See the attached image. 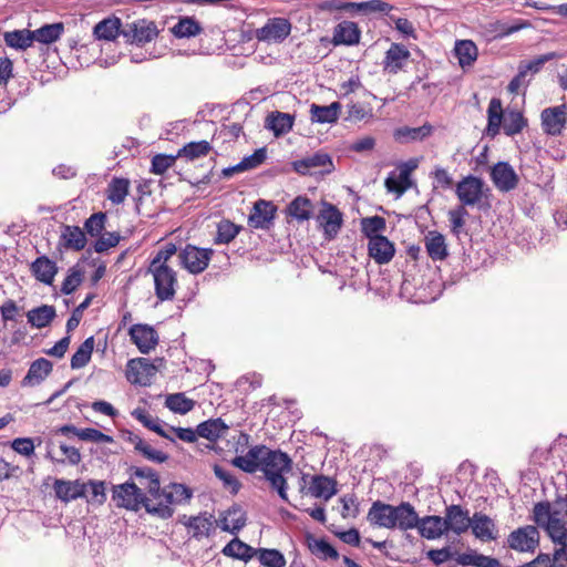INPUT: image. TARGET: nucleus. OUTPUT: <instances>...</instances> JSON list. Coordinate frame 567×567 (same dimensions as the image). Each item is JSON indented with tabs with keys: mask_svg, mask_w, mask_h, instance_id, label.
Returning a JSON list of instances; mask_svg holds the SVG:
<instances>
[{
	"mask_svg": "<svg viewBox=\"0 0 567 567\" xmlns=\"http://www.w3.org/2000/svg\"><path fill=\"white\" fill-rule=\"evenodd\" d=\"M231 464L246 473L260 470L280 498L288 501V484L285 475L291 471L292 461L286 453L272 451L265 445H256L245 455L234 457Z\"/></svg>",
	"mask_w": 567,
	"mask_h": 567,
	"instance_id": "obj_1",
	"label": "nucleus"
},
{
	"mask_svg": "<svg viewBox=\"0 0 567 567\" xmlns=\"http://www.w3.org/2000/svg\"><path fill=\"white\" fill-rule=\"evenodd\" d=\"M61 239L66 249L82 250L86 245L84 231L78 226H65Z\"/></svg>",
	"mask_w": 567,
	"mask_h": 567,
	"instance_id": "obj_38",
	"label": "nucleus"
},
{
	"mask_svg": "<svg viewBox=\"0 0 567 567\" xmlns=\"http://www.w3.org/2000/svg\"><path fill=\"white\" fill-rule=\"evenodd\" d=\"M334 39L337 43L354 44L360 40V31L355 23L344 21L337 27Z\"/></svg>",
	"mask_w": 567,
	"mask_h": 567,
	"instance_id": "obj_45",
	"label": "nucleus"
},
{
	"mask_svg": "<svg viewBox=\"0 0 567 567\" xmlns=\"http://www.w3.org/2000/svg\"><path fill=\"white\" fill-rule=\"evenodd\" d=\"M454 50L462 68L472 65L477 59V47L471 40L457 41Z\"/></svg>",
	"mask_w": 567,
	"mask_h": 567,
	"instance_id": "obj_39",
	"label": "nucleus"
},
{
	"mask_svg": "<svg viewBox=\"0 0 567 567\" xmlns=\"http://www.w3.org/2000/svg\"><path fill=\"white\" fill-rule=\"evenodd\" d=\"M128 333L133 343L142 353L151 352L158 342L157 332L147 324H134L130 328Z\"/></svg>",
	"mask_w": 567,
	"mask_h": 567,
	"instance_id": "obj_16",
	"label": "nucleus"
},
{
	"mask_svg": "<svg viewBox=\"0 0 567 567\" xmlns=\"http://www.w3.org/2000/svg\"><path fill=\"white\" fill-rule=\"evenodd\" d=\"M491 178L501 192H511L518 185V175L506 162H498L492 167Z\"/></svg>",
	"mask_w": 567,
	"mask_h": 567,
	"instance_id": "obj_15",
	"label": "nucleus"
},
{
	"mask_svg": "<svg viewBox=\"0 0 567 567\" xmlns=\"http://www.w3.org/2000/svg\"><path fill=\"white\" fill-rule=\"evenodd\" d=\"M389 513H391L392 529L405 532L417 525V513L409 502H402L396 506L390 505Z\"/></svg>",
	"mask_w": 567,
	"mask_h": 567,
	"instance_id": "obj_12",
	"label": "nucleus"
},
{
	"mask_svg": "<svg viewBox=\"0 0 567 567\" xmlns=\"http://www.w3.org/2000/svg\"><path fill=\"white\" fill-rule=\"evenodd\" d=\"M409 58L410 52L404 45L393 43L385 53L384 70L395 74L403 68Z\"/></svg>",
	"mask_w": 567,
	"mask_h": 567,
	"instance_id": "obj_30",
	"label": "nucleus"
},
{
	"mask_svg": "<svg viewBox=\"0 0 567 567\" xmlns=\"http://www.w3.org/2000/svg\"><path fill=\"white\" fill-rule=\"evenodd\" d=\"M394 245L384 236L369 240V256L379 265L388 264L394 256Z\"/></svg>",
	"mask_w": 567,
	"mask_h": 567,
	"instance_id": "obj_25",
	"label": "nucleus"
},
{
	"mask_svg": "<svg viewBox=\"0 0 567 567\" xmlns=\"http://www.w3.org/2000/svg\"><path fill=\"white\" fill-rule=\"evenodd\" d=\"M154 372L155 367L147 359L138 358L128 361L126 378L131 383L147 385Z\"/></svg>",
	"mask_w": 567,
	"mask_h": 567,
	"instance_id": "obj_19",
	"label": "nucleus"
},
{
	"mask_svg": "<svg viewBox=\"0 0 567 567\" xmlns=\"http://www.w3.org/2000/svg\"><path fill=\"white\" fill-rule=\"evenodd\" d=\"M192 491L183 484L173 483L158 489V495L148 498L145 509L148 514L167 519L173 516V506L188 502Z\"/></svg>",
	"mask_w": 567,
	"mask_h": 567,
	"instance_id": "obj_4",
	"label": "nucleus"
},
{
	"mask_svg": "<svg viewBox=\"0 0 567 567\" xmlns=\"http://www.w3.org/2000/svg\"><path fill=\"white\" fill-rule=\"evenodd\" d=\"M538 526L526 525L518 527L507 536V546L519 553H534L539 546Z\"/></svg>",
	"mask_w": 567,
	"mask_h": 567,
	"instance_id": "obj_8",
	"label": "nucleus"
},
{
	"mask_svg": "<svg viewBox=\"0 0 567 567\" xmlns=\"http://www.w3.org/2000/svg\"><path fill=\"white\" fill-rule=\"evenodd\" d=\"M414 528L426 539H437L447 533L444 518L437 515L417 516V525Z\"/></svg>",
	"mask_w": 567,
	"mask_h": 567,
	"instance_id": "obj_22",
	"label": "nucleus"
},
{
	"mask_svg": "<svg viewBox=\"0 0 567 567\" xmlns=\"http://www.w3.org/2000/svg\"><path fill=\"white\" fill-rule=\"evenodd\" d=\"M295 116L289 113L274 111L269 113L265 121V127L272 131L275 136H281L292 130Z\"/></svg>",
	"mask_w": 567,
	"mask_h": 567,
	"instance_id": "obj_27",
	"label": "nucleus"
},
{
	"mask_svg": "<svg viewBox=\"0 0 567 567\" xmlns=\"http://www.w3.org/2000/svg\"><path fill=\"white\" fill-rule=\"evenodd\" d=\"M31 271L39 281L51 285L58 272V267L53 260L41 256L31 264Z\"/></svg>",
	"mask_w": 567,
	"mask_h": 567,
	"instance_id": "obj_32",
	"label": "nucleus"
},
{
	"mask_svg": "<svg viewBox=\"0 0 567 567\" xmlns=\"http://www.w3.org/2000/svg\"><path fill=\"white\" fill-rule=\"evenodd\" d=\"M291 32V24L285 18H272L268 22L256 30V39L267 43H280Z\"/></svg>",
	"mask_w": 567,
	"mask_h": 567,
	"instance_id": "obj_10",
	"label": "nucleus"
},
{
	"mask_svg": "<svg viewBox=\"0 0 567 567\" xmlns=\"http://www.w3.org/2000/svg\"><path fill=\"white\" fill-rule=\"evenodd\" d=\"M94 349V338L85 339L71 358V368L81 369L87 364Z\"/></svg>",
	"mask_w": 567,
	"mask_h": 567,
	"instance_id": "obj_50",
	"label": "nucleus"
},
{
	"mask_svg": "<svg viewBox=\"0 0 567 567\" xmlns=\"http://www.w3.org/2000/svg\"><path fill=\"white\" fill-rule=\"evenodd\" d=\"M246 513L238 506L234 505L219 516L218 525L224 532L236 535L246 525Z\"/></svg>",
	"mask_w": 567,
	"mask_h": 567,
	"instance_id": "obj_23",
	"label": "nucleus"
},
{
	"mask_svg": "<svg viewBox=\"0 0 567 567\" xmlns=\"http://www.w3.org/2000/svg\"><path fill=\"white\" fill-rule=\"evenodd\" d=\"M132 415L140 421L145 427L154 431L162 437L174 441L173 437L163 429L161 421L157 417H153L146 410L144 409H135L132 412Z\"/></svg>",
	"mask_w": 567,
	"mask_h": 567,
	"instance_id": "obj_46",
	"label": "nucleus"
},
{
	"mask_svg": "<svg viewBox=\"0 0 567 567\" xmlns=\"http://www.w3.org/2000/svg\"><path fill=\"white\" fill-rule=\"evenodd\" d=\"M455 194L463 207H477L484 209L489 207L491 189L480 177L467 175L457 182Z\"/></svg>",
	"mask_w": 567,
	"mask_h": 567,
	"instance_id": "obj_5",
	"label": "nucleus"
},
{
	"mask_svg": "<svg viewBox=\"0 0 567 567\" xmlns=\"http://www.w3.org/2000/svg\"><path fill=\"white\" fill-rule=\"evenodd\" d=\"M447 216L452 233L458 235L463 227L465 226V220L466 217L468 216V212L466 210L465 207L457 206L451 209Z\"/></svg>",
	"mask_w": 567,
	"mask_h": 567,
	"instance_id": "obj_62",
	"label": "nucleus"
},
{
	"mask_svg": "<svg viewBox=\"0 0 567 567\" xmlns=\"http://www.w3.org/2000/svg\"><path fill=\"white\" fill-rule=\"evenodd\" d=\"M215 475L223 482L224 487L229 489L231 494H237L240 488L239 481L227 470L215 464L214 467Z\"/></svg>",
	"mask_w": 567,
	"mask_h": 567,
	"instance_id": "obj_63",
	"label": "nucleus"
},
{
	"mask_svg": "<svg viewBox=\"0 0 567 567\" xmlns=\"http://www.w3.org/2000/svg\"><path fill=\"white\" fill-rule=\"evenodd\" d=\"M351 11L371 13V12H384L388 13L392 10V6L381 0H370L364 2H351Z\"/></svg>",
	"mask_w": 567,
	"mask_h": 567,
	"instance_id": "obj_57",
	"label": "nucleus"
},
{
	"mask_svg": "<svg viewBox=\"0 0 567 567\" xmlns=\"http://www.w3.org/2000/svg\"><path fill=\"white\" fill-rule=\"evenodd\" d=\"M130 190V181L126 178H113L106 189L107 199H110L113 204L120 205L122 204Z\"/></svg>",
	"mask_w": 567,
	"mask_h": 567,
	"instance_id": "obj_43",
	"label": "nucleus"
},
{
	"mask_svg": "<svg viewBox=\"0 0 567 567\" xmlns=\"http://www.w3.org/2000/svg\"><path fill=\"white\" fill-rule=\"evenodd\" d=\"M308 493L313 497L328 501L337 493L336 481L324 475H315L311 477Z\"/></svg>",
	"mask_w": 567,
	"mask_h": 567,
	"instance_id": "obj_31",
	"label": "nucleus"
},
{
	"mask_svg": "<svg viewBox=\"0 0 567 567\" xmlns=\"http://www.w3.org/2000/svg\"><path fill=\"white\" fill-rule=\"evenodd\" d=\"M165 405L175 413L186 414L193 410L195 402L184 393H174L167 395Z\"/></svg>",
	"mask_w": 567,
	"mask_h": 567,
	"instance_id": "obj_52",
	"label": "nucleus"
},
{
	"mask_svg": "<svg viewBox=\"0 0 567 567\" xmlns=\"http://www.w3.org/2000/svg\"><path fill=\"white\" fill-rule=\"evenodd\" d=\"M426 252L432 260H444L447 257L445 237L439 231H429L424 238Z\"/></svg>",
	"mask_w": 567,
	"mask_h": 567,
	"instance_id": "obj_33",
	"label": "nucleus"
},
{
	"mask_svg": "<svg viewBox=\"0 0 567 567\" xmlns=\"http://www.w3.org/2000/svg\"><path fill=\"white\" fill-rule=\"evenodd\" d=\"M197 436L210 442H216L228 430V425L221 419H209L197 425Z\"/></svg>",
	"mask_w": 567,
	"mask_h": 567,
	"instance_id": "obj_35",
	"label": "nucleus"
},
{
	"mask_svg": "<svg viewBox=\"0 0 567 567\" xmlns=\"http://www.w3.org/2000/svg\"><path fill=\"white\" fill-rule=\"evenodd\" d=\"M362 233L371 240L385 229V219L381 216L367 217L361 220Z\"/></svg>",
	"mask_w": 567,
	"mask_h": 567,
	"instance_id": "obj_58",
	"label": "nucleus"
},
{
	"mask_svg": "<svg viewBox=\"0 0 567 567\" xmlns=\"http://www.w3.org/2000/svg\"><path fill=\"white\" fill-rule=\"evenodd\" d=\"M390 504H385L381 501L372 503L367 519L368 522L378 527L392 529L391 525V513H389Z\"/></svg>",
	"mask_w": 567,
	"mask_h": 567,
	"instance_id": "obj_34",
	"label": "nucleus"
},
{
	"mask_svg": "<svg viewBox=\"0 0 567 567\" xmlns=\"http://www.w3.org/2000/svg\"><path fill=\"white\" fill-rule=\"evenodd\" d=\"M202 27L192 17L181 18L179 21L172 28V33L176 38H190L199 34Z\"/></svg>",
	"mask_w": 567,
	"mask_h": 567,
	"instance_id": "obj_47",
	"label": "nucleus"
},
{
	"mask_svg": "<svg viewBox=\"0 0 567 567\" xmlns=\"http://www.w3.org/2000/svg\"><path fill=\"white\" fill-rule=\"evenodd\" d=\"M532 519L554 544L559 545L550 557V567H567V527L560 512L553 511L549 502H538L533 507Z\"/></svg>",
	"mask_w": 567,
	"mask_h": 567,
	"instance_id": "obj_2",
	"label": "nucleus"
},
{
	"mask_svg": "<svg viewBox=\"0 0 567 567\" xmlns=\"http://www.w3.org/2000/svg\"><path fill=\"white\" fill-rule=\"evenodd\" d=\"M113 501L117 507L137 512L148 502L145 492L135 483L126 482L113 487Z\"/></svg>",
	"mask_w": 567,
	"mask_h": 567,
	"instance_id": "obj_6",
	"label": "nucleus"
},
{
	"mask_svg": "<svg viewBox=\"0 0 567 567\" xmlns=\"http://www.w3.org/2000/svg\"><path fill=\"white\" fill-rule=\"evenodd\" d=\"M239 227L230 220H221L217 225L216 244H229L239 233Z\"/></svg>",
	"mask_w": 567,
	"mask_h": 567,
	"instance_id": "obj_56",
	"label": "nucleus"
},
{
	"mask_svg": "<svg viewBox=\"0 0 567 567\" xmlns=\"http://www.w3.org/2000/svg\"><path fill=\"white\" fill-rule=\"evenodd\" d=\"M213 249L198 248L193 245H186L178 252L181 265L190 274H202L207 267L213 256Z\"/></svg>",
	"mask_w": 567,
	"mask_h": 567,
	"instance_id": "obj_7",
	"label": "nucleus"
},
{
	"mask_svg": "<svg viewBox=\"0 0 567 567\" xmlns=\"http://www.w3.org/2000/svg\"><path fill=\"white\" fill-rule=\"evenodd\" d=\"M529 27L530 23L525 20H519L517 23L512 25H508L502 21H496L495 23L491 24V31L495 32L496 38H504Z\"/></svg>",
	"mask_w": 567,
	"mask_h": 567,
	"instance_id": "obj_60",
	"label": "nucleus"
},
{
	"mask_svg": "<svg viewBox=\"0 0 567 567\" xmlns=\"http://www.w3.org/2000/svg\"><path fill=\"white\" fill-rule=\"evenodd\" d=\"M4 42L10 48L25 50L33 44L34 40L31 30L22 29L6 32Z\"/></svg>",
	"mask_w": 567,
	"mask_h": 567,
	"instance_id": "obj_40",
	"label": "nucleus"
},
{
	"mask_svg": "<svg viewBox=\"0 0 567 567\" xmlns=\"http://www.w3.org/2000/svg\"><path fill=\"white\" fill-rule=\"evenodd\" d=\"M210 150L212 146L207 141L190 142L178 151L177 156L194 161L206 156Z\"/></svg>",
	"mask_w": 567,
	"mask_h": 567,
	"instance_id": "obj_49",
	"label": "nucleus"
},
{
	"mask_svg": "<svg viewBox=\"0 0 567 567\" xmlns=\"http://www.w3.org/2000/svg\"><path fill=\"white\" fill-rule=\"evenodd\" d=\"M136 451L140 452L148 461L155 463H163L168 458L167 454L159 450H155L154 447H152L150 443H147L143 439L137 440Z\"/></svg>",
	"mask_w": 567,
	"mask_h": 567,
	"instance_id": "obj_61",
	"label": "nucleus"
},
{
	"mask_svg": "<svg viewBox=\"0 0 567 567\" xmlns=\"http://www.w3.org/2000/svg\"><path fill=\"white\" fill-rule=\"evenodd\" d=\"M312 204L307 197L299 196L295 198L288 206L289 214L300 220H308L311 215Z\"/></svg>",
	"mask_w": 567,
	"mask_h": 567,
	"instance_id": "obj_54",
	"label": "nucleus"
},
{
	"mask_svg": "<svg viewBox=\"0 0 567 567\" xmlns=\"http://www.w3.org/2000/svg\"><path fill=\"white\" fill-rule=\"evenodd\" d=\"M525 125V120L519 112H511L504 118L503 128L507 135H515L519 133Z\"/></svg>",
	"mask_w": 567,
	"mask_h": 567,
	"instance_id": "obj_64",
	"label": "nucleus"
},
{
	"mask_svg": "<svg viewBox=\"0 0 567 567\" xmlns=\"http://www.w3.org/2000/svg\"><path fill=\"white\" fill-rule=\"evenodd\" d=\"M318 221L323 228L326 237L332 239L341 228L342 215L336 206L324 203L318 215Z\"/></svg>",
	"mask_w": 567,
	"mask_h": 567,
	"instance_id": "obj_18",
	"label": "nucleus"
},
{
	"mask_svg": "<svg viewBox=\"0 0 567 567\" xmlns=\"http://www.w3.org/2000/svg\"><path fill=\"white\" fill-rule=\"evenodd\" d=\"M63 30V23L45 24L32 31L33 40L40 43L50 44L61 37Z\"/></svg>",
	"mask_w": 567,
	"mask_h": 567,
	"instance_id": "obj_44",
	"label": "nucleus"
},
{
	"mask_svg": "<svg viewBox=\"0 0 567 567\" xmlns=\"http://www.w3.org/2000/svg\"><path fill=\"white\" fill-rule=\"evenodd\" d=\"M256 549L239 538L231 539L221 550L225 556L237 558L244 561H248L256 556Z\"/></svg>",
	"mask_w": 567,
	"mask_h": 567,
	"instance_id": "obj_36",
	"label": "nucleus"
},
{
	"mask_svg": "<svg viewBox=\"0 0 567 567\" xmlns=\"http://www.w3.org/2000/svg\"><path fill=\"white\" fill-rule=\"evenodd\" d=\"M416 166L417 164L414 161L402 164L398 176H389L385 179L386 189L389 192L396 193L398 196L403 195L412 186L410 176Z\"/></svg>",
	"mask_w": 567,
	"mask_h": 567,
	"instance_id": "obj_21",
	"label": "nucleus"
},
{
	"mask_svg": "<svg viewBox=\"0 0 567 567\" xmlns=\"http://www.w3.org/2000/svg\"><path fill=\"white\" fill-rule=\"evenodd\" d=\"M487 133L492 136L499 132L503 118V107L499 99H492L487 109Z\"/></svg>",
	"mask_w": 567,
	"mask_h": 567,
	"instance_id": "obj_48",
	"label": "nucleus"
},
{
	"mask_svg": "<svg viewBox=\"0 0 567 567\" xmlns=\"http://www.w3.org/2000/svg\"><path fill=\"white\" fill-rule=\"evenodd\" d=\"M265 159H266V150L258 148L254 152V154L243 158V161L240 163H238L237 165L224 169V175L230 176L234 173H239V172L255 168V167L259 166Z\"/></svg>",
	"mask_w": 567,
	"mask_h": 567,
	"instance_id": "obj_42",
	"label": "nucleus"
},
{
	"mask_svg": "<svg viewBox=\"0 0 567 567\" xmlns=\"http://www.w3.org/2000/svg\"><path fill=\"white\" fill-rule=\"evenodd\" d=\"M176 254V245L168 243L157 250L148 266V272L154 281L155 296L161 301L173 300L176 293L178 286L177 274L168 265L171 258Z\"/></svg>",
	"mask_w": 567,
	"mask_h": 567,
	"instance_id": "obj_3",
	"label": "nucleus"
},
{
	"mask_svg": "<svg viewBox=\"0 0 567 567\" xmlns=\"http://www.w3.org/2000/svg\"><path fill=\"white\" fill-rule=\"evenodd\" d=\"M293 169L301 175L330 173L333 168L331 157L326 153H316L292 163Z\"/></svg>",
	"mask_w": 567,
	"mask_h": 567,
	"instance_id": "obj_11",
	"label": "nucleus"
},
{
	"mask_svg": "<svg viewBox=\"0 0 567 567\" xmlns=\"http://www.w3.org/2000/svg\"><path fill=\"white\" fill-rule=\"evenodd\" d=\"M121 28V21L117 18H109L99 22L94 29L93 33L99 40H114L118 33Z\"/></svg>",
	"mask_w": 567,
	"mask_h": 567,
	"instance_id": "obj_41",
	"label": "nucleus"
},
{
	"mask_svg": "<svg viewBox=\"0 0 567 567\" xmlns=\"http://www.w3.org/2000/svg\"><path fill=\"white\" fill-rule=\"evenodd\" d=\"M560 56L561 54L557 52H548L546 54L537 56L536 59L529 62L520 63L518 70L525 72V75L527 76L528 72L537 73L546 62L551 61L554 59H558Z\"/></svg>",
	"mask_w": 567,
	"mask_h": 567,
	"instance_id": "obj_59",
	"label": "nucleus"
},
{
	"mask_svg": "<svg viewBox=\"0 0 567 567\" xmlns=\"http://www.w3.org/2000/svg\"><path fill=\"white\" fill-rule=\"evenodd\" d=\"M55 317L53 306L42 305L27 312L28 322L38 329L44 328L51 323Z\"/></svg>",
	"mask_w": 567,
	"mask_h": 567,
	"instance_id": "obj_37",
	"label": "nucleus"
},
{
	"mask_svg": "<svg viewBox=\"0 0 567 567\" xmlns=\"http://www.w3.org/2000/svg\"><path fill=\"white\" fill-rule=\"evenodd\" d=\"M443 518L447 533L452 532L455 535H462L468 530L472 517L468 511L463 509L461 505H450L445 508Z\"/></svg>",
	"mask_w": 567,
	"mask_h": 567,
	"instance_id": "obj_14",
	"label": "nucleus"
},
{
	"mask_svg": "<svg viewBox=\"0 0 567 567\" xmlns=\"http://www.w3.org/2000/svg\"><path fill=\"white\" fill-rule=\"evenodd\" d=\"M470 528H472L473 535L482 542L495 540L498 537L495 522L481 512L474 513Z\"/></svg>",
	"mask_w": 567,
	"mask_h": 567,
	"instance_id": "obj_17",
	"label": "nucleus"
},
{
	"mask_svg": "<svg viewBox=\"0 0 567 567\" xmlns=\"http://www.w3.org/2000/svg\"><path fill=\"white\" fill-rule=\"evenodd\" d=\"M310 551L320 559H337L338 551L323 538H311L308 542Z\"/></svg>",
	"mask_w": 567,
	"mask_h": 567,
	"instance_id": "obj_53",
	"label": "nucleus"
},
{
	"mask_svg": "<svg viewBox=\"0 0 567 567\" xmlns=\"http://www.w3.org/2000/svg\"><path fill=\"white\" fill-rule=\"evenodd\" d=\"M542 126L549 135H559L567 123V106L565 104L547 107L542 112Z\"/></svg>",
	"mask_w": 567,
	"mask_h": 567,
	"instance_id": "obj_13",
	"label": "nucleus"
},
{
	"mask_svg": "<svg viewBox=\"0 0 567 567\" xmlns=\"http://www.w3.org/2000/svg\"><path fill=\"white\" fill-rule=\"evenodd\" d=\"M185 525L193 530L195 537H203L209 534L212 523V516L198 515L189 517Z\"/></svg>",
	"mask_w": 567,
	"mask_h": 567,
	"instance_id": "obj_55",
	"label": "nucleus"
},
{
	"mask_svg": "<svg viewBox=\"0 0 567 567\" xmlns=\"http://www.w3.org/2000/svg\"><path fill=\"white\" fill-rule=\"evenodd\" d=\"M52 363L48 359L40 358L33 361L23 378L22 386H34L40 384L52 371Z\"/></svg>",
	"mask_w": 567,
	"mask_h": 567,
	"instance_id": "obj_26",
	"label": "nucleus"
},
{
	"mask_svg": "<svg viewBox=\"0 0 567 567\" xmlns=\"http://www.w3.org/2000/svg\"><path fill=\"white\" fill-rule=\"evenodd\" d=\"M121 32L131 43L144 44L157 37L158 29L155 22L141 19L126 23Z\"/></svg>",
	"mask_w": 567,
	"mask_h": 567,
	"instance_id": "obj_9",
	"label": "nucleus"
},
{
	"mask_svg": "<svg viewBox=\"0 0 567 567\" xmlns=\"http://www.w3.org/2000/svg\"><path fill=\"white\" fill-rule=\"evenodd\" d=\"M132 476L138 481L137 485L142 492H146L147 498H154L158 495L161 483L157 473L151 467H134L132 468Z\"/></svg>",
	"mask_w": 567,
	"mask_h": 567,
	"instance_id": "obj_24",
	"label": "nucleus"
},
{
	"mask_svg": "<svg viewBox=\"0 0 567 567\" xmlns=\"http://www.w3.org/2000/svg\"><path fill=\"white\" fill-rule=\"evenodd\" d=\"M340 111L341 104L339 102H332L329 105L311 104L310 120L312 123L332 124L338 121Z\"/></svg>",
	"mask_w": 567,
	"mask_h": 567,
	"instance_id": "obj_28",
	"label": "nucleus"
},
{
	"mask_svg": "<svg viewBox=\"0 0 567 567\" xmlns=\"http://www.w3.org/2000/svg\"><path fill=\"white\" fill-rule=\"evenodd\" d=\"M53 488L56 497L64 503L86 496V484L80 480L65 481L59 478L55 480Z\"/></svg>",
	"mask_w": 567,
	"mask_h": 567,
	"instance_id": "obj_20",
	"label": "nucleus"
},
{
	"mask_svg": "<svg viewBox=\"0 0 567 567\" xmlns=\"http://www.w3.org/2000/svg\"><path fill=\"white\" fill-rule=\"evenodd\" d=\"M275 207L265 200H258L249 216V226L258 229L268 228L269 224L274 219Z\"/></svg>",
	"mask_w": 567,
	"mask_h": 567,
	"instance_id": "obj_29",
	"label": "nucleus"
},
{
	"mask_svg": "<svg viewBox=\"0 0 567 567\" xmlns=\"http://www.w3.org/2000/svg\"><path fill=\"white\" fill-rule=\"evenodd\" d=\"M265 567H285L286 558L278 549L258 548L256 556Z\"/></svg>",
	"mask_w": 567,
	"mask_h": 567,
	"instance_id": "obj_51",
	"label": "nucleus"
}]
</instances>
